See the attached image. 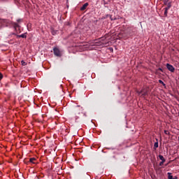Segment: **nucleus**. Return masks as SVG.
Here are the masks:
<instances>
[{
  "label": "nucleus",
  "instance_id": "f257e3e1",
  "mask_svg": "<svg viewBox=\"0 0 179 179\" xmlns=\"http://www.w3.org/2000/svg\"><path fill=\"white\" fill-rule=\"evenodd\" d=\"M74 114L76 122H78V120H79L82 117V115L86 117V113L83 111V107H80V106H77L74 108Z\"/></svg>",
  "mask_w": 179,
  "mask_h": 179
},
{
  "label": "nucleus",
  "instance_id": "39448f33",
  "mask_svg": "<svg viewBox=\"0 0 179 179\" xmlns=\"http://www.w3.org/2000/svg\"><path fill=\"white\" fill-rule=\"evenodd\" d=\"M87 6H89V3H85L83 4V6L80 8V10H85V9H86V8H87Z\"/></svg>",
  "mask_w": 179,
  "mask_h": 179
},
{
  "label": "nucleus",
  "instance_id": "dca6fc26",
  "mask_svg": "<svg viewBox=\"0 0 179 179\" xmlns=\"http://www.w3.org/2000/svg\"><path fill=\"white\" fill-rule=\"evenodd\" d=\"M164 162H165L162 161V162L159 163V166H162V164H164Z\"/></svg>",
  "mask_w": 179,
  "mask_h": 179
},
{
  "label": "nucleus",
  "instance_id": "20e7f679",
  "mask_svg": "<svg viewBox=\"0 0 179 179\" xmlns=\"http://www.w3.org/2000/svg\"><path fill=\"white\" fill-rule=\"evenodd\" d=\"M166 68L170 71V72H174V71H176L174 66L170 64H166Z\"/></svg>",
  "mask_w": 179,
  "mask_h": 179
},
{
  "label": "nucleus",
  "instance_id": "1a4fd4ad",
  "mask_svg": "<svg viewBox=\"0 0 179 179\" xmlns=\"http://www.w3.org/2000/svg\"><path fill=\"white\" fill-rule=\"evenodd\" d=\"M159 158L160 160H162V162H166V159H164V157H163V155H159Z\"/></svg>",
  "mask_w": 179,
  "mask_h": 179
},
{
  "label": "nucleus",
  "instance_id": "f03ea898",
  "mask_svg": "<svg viewBox=\"0 0 179 179\" xmlns=\"http://www.w3.org/2000/svg\"><path fill=\"white\" fill-rule=\"evenodd\" d=\"M53 52L56 57H62V53L61 52V50H59V48L57 47L53 48Z\"/></svg>",
  "mask_w": 179,
  "mask_h": 179
},
{
  "label": "nucleus",
  "instance_id": "ddd939ff",
  "mask_svg": "<svg viewBox=\"0 0 179 179\" xmlns=\"http://www.w3.org/2000/svg\"><path fill=\"white\" fill-rule=\"evenodd\" d=\"M168 174H169L168 178L169 179H173V176H171V173H168Z\"/></svg>",
  "mask_w": 179,
  "mask_h": 179
},
{
  "label": "nucleus",
  "instance_id": "9d476101",
  "mask_svg": "<svg viewBox=\"0 0 179 179\" xmlns=\"http://www.w3.org/2000/svg\"><path fill=\"white\" fill-rule=\"evenodd\" d=\"M21 64H22V66H26V65H27V63H26L24 60L21 61Z\"/></svg>",
  "mask_w": 179,
  "mask_h": 179
},
{
  "label": "nucleus",
  "instance_id": "0eeeda50",
  "mask_svg": "<svg viewBox=\"0 0 179 179\" xmlns=\"http://www.w3.org/2000/svg\"><path fill=\"white\" fill-rule=\"evenodd\" d=\"M17 37L19 38H26V37H27V35H26V34H22L21 35H18Z\"/></svg>",
  "mask_w": 179,
  "mask_h": 179
},
{
  "label": "nucleus",
  "instance_id": "9b49d317",
  "mask_svg": "<svg viewBox=\"0 0 179 179\" xmlns=\"http://www.w3.org/2000/svg\"><path fill=\"white\" fill-rule=\"evenodd\" d=\"M159 83H160L161 85H163V86H166V84H164V82H163V80H159Z\"/></svg>",
  "mask_w": 179,
  "mask_h": 179
},
{
  "label": "nucleus",
  "instance_id": "f3484780",
  "mask_svg": "<svg viewBox=\"0 0 179 179\" xmlns=\"http://www.w3.org/2000/svg\"><path fill=\"white\" fill-rule=\"evenodd\" d=\"M2 78H3V76H2V73H0V80L2 79Z\"/></svg>",
  "mask_w": 179,
  "mask_h": 179
},
{
  "label": "nucleus",
  "instance_id": "6e6552de",
  "mask_svg": "<svg viewBox=\"0 0 179 179\" xmlns=\"http://www.w3.org/2000/svg\"><path fill=\"white\" fill-rule=\"evenodd\" d=\"M165 5L167 6L166 8H165V9H166L168 10H169V9H170L171 8V2H169V3H167V4H165Z\"/></svg>",
  "mask_w": 179,
  "mask_h": 179
},
{
  "label": "nucleus",
  "instance_id": "aec40b11",
  "mask_svg": "<svg viewBox=\"0 0 179 179\" xmlns=\"http://www.w3.org/2000/svg\"><path fill=\"white\" fill-rule=\"evenodd\" d=\"M178 141H179V137H178Z\"/></svg>",
  "mask_w": 179,
  "mask_h": 179
},
{
  "label": "nucleus",
  "instance_id": "2eb2a0df",
  "mask_svg": "<svg viewBox=\"0 0 179 179\" xmlns=\"http://www.w3.org/2000/svg\"><path fill=\"white\" fill-rule=\"evenodd\" d=\"M168 10L167 8H165V11H164V15L167 16V13H168Z\"/></svg>",
  "mask_w": 179,
  "mask_h": 179
},
{
  "label": "nucleus",
  "instance_id": "6ab92c4d",
  "mask_svg": "<svg viewBox=\"0 0 179 179\" xmlns=\"http://www.w3.org/2000/svg\"><path fill=\"white\" fill-rule=\"evenodd\" d=\"M159 71H162V69H159Z\"/></svg>",
  "mask_w": 179,
  "mask_h": 179
},
{
  "label": "nucleus",
  "instance_id": "f8f14e48",
  "mask_svg": "<svg viewBox=\"0 0 179 179\" xmlns=\"http://www.w3.org/2000/svg\"><path fill=\"white\" fill-rule=\"evenodd\" d=\"M154 148H159V143L158 142L155 143Z\"/></svg>",
  "mask_w": 179,
  "mask_h": 179
},
{
  "label": "nucleus",
  "instance_id": "7ed1b4c3",
  "mask_svg": "<svg viewBox=\"0 0 179 179\" xmlns=\"http://www.w3.org/2000/svg\"><path fill=\"white\" fill-rule=\"evenodd\" d=\"M138 96H146L148 95V90L143 89L141 91H137Z\"/></svg>",
  "mask_w": 179,
  "mask_h": 179
},
{
  "label": "nucleus",
  "instance_id": "423d86ee",
  "mask_svg": "<svg viewBox=\"0 0 179 179\" xmlns=\"http://www.w3.org/2000/svg\"><path fill=\"white\" fill-rule=\"evenodd\" d=\"M36 158L32 157L29 159V162L32 163L33 164H36Z\"/></svg>",
  "mask_w": 179,
  "mask_h": 179
},
{
  "label": "nucleus",
  "instance_id": "a211bd4d",
  "mask_svg": "<svg viewBox=\"0 0 179 179\" xmlns=\"http://www.w3.org/2000/svg\"><path fill=\"white\" fill-rule=\"evenodd\" d=\"M52 34L54 35V34H55V31H52Z\"/></svg>",
  "mask_w": 179,
  "mask_h": 179
},
{
  "label": "nucleus",
  "instance_id": "4468645a",
  "mask_svg": "<svg viewBox=\"0 0 179 179\" xmlns=\"http://www.w3.org/2000/svg\"><path fill=\"white\" fill-rule=\"evenodd\" d=\"M169 1L170 0H164V5H167V3H169Z\"/></svg>",
  "mask_w": 179,
  "mask_h": 179
}]
</instances>
